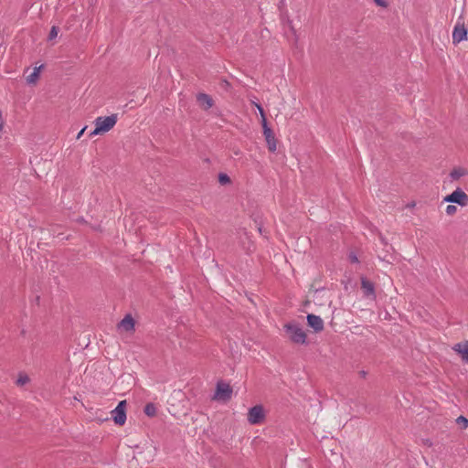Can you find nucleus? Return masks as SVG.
Listing matches in <instances>:
<instances>
[{"label": "nucleus", "mask_w": 468, "mask_h": 468, "mask_svg": "<svg viewBox=\"0 0 468 468\" xmlns=\"http://www.w3.org/2000/svg\"><path fill=\"white\" fill-rule=\"evenodd\" d=\"M118 121L117 114L110 116H100L94 120V130L90 133V137L101 135L111 131Z\"/></svg>", "instance_id": "1"}, {"label": "nucleus", "mask_w": 468, "mask_h": 468, "mask_svg": "<svg viewBox=\"0 0 468 468\" xmlns=\"http://www.w3.org/2000/svg\"><path fill=\"white\" fill-rule=\"evenodd\" d=\"M284 329L290 340L298 345H303L306 343L307 335L304 330L298 324L289 323L284 324Z\"/></svg>", "instance_id": "2"}, {"label": "nucleus", "mask_w": 468, "mask_h": 468, "mask_svg": "<svg viewBox=\"0 0 468 468\" xmlns=\"http://www.w3.org/2000/svg\"><path fill=\"white\" fill-rule=\"evenodd\" d=\"M266 418V411L262 405L250 408L247 414V420L251 425L261 424Z\"/></svg>", "instance_id": "3"}, {"label": "nucleus", "mask_w": 468, "mask_h": 468, "mask_svg": "<svg viewBox=\"0 0 468 468\" xmlns=\"http://www.w3.org/2000/svg\"><path fill=\"white\" fill-rule=\"evenodd\" d=\"M126 400H122L111 412L114 423L119 426H122L126 421Z\"/></svg>", "instance_id": "4"}, {"label": "nucleus", "mask_w": 468, "mask_h": 468, "mask_svg": "<svg viewBox=\"0 0 468 468\" xmlns=\"http://www.w3.org/2000/svg\"><path fill=\"white\" fill-rule=\"evenodd\" d=\"M232 388L231 387L224 382H219L217 385L216 393L214 396L215 399L227 401L231 398Z\"/></svg>", "instance_id": "5"}, {"label": "nucleus", "mask_w": 468, "mask_h": 468, "mask_svg": "<svg viewBox=\"0 0 468 468\" xmlns=\"http://www.w3.org/2000/svg\"><path fill=\"white\" fill-rule=\"evenodd\" d=\"M443 202L465 205L468 203V196L462 189H456L451 195L444 197Z\"/></svg>", "instance_id": "6"}, {"label": "nucleus", "mask_w": 468, "mask_h": 468, "mask_svg": "<svg viewBox=\"0 0 468 468\" xmlns=\"http://www.w3.org/2000/svg\"><path fill=\"white\" fill-rule=\"evenodd\" d=\"M466 38H467V29L464 26V23L458 20L453 28L452 42L454 44H457Z\"/></svg>", "instance_id": "7"}, {"label": "nucleus", "mask_w": 468, "mask_h": 468, "mask_svg": "<svg viewBox=\"0 0 468 468\" xmlns=\"http://www.w3.org/2000/svg\"><path fill=\"white\" fill-rule=\"evenodd\" d=\"M135 329V322L131 314H126L118 324V330L121 333L133 334Z\"/></svg>", "instance_id": "8"}, {"label": "nucleus", "mask_w": 468, "mask_h": 468, "mask_svg": "<svg viewBox=\"0 0 468 468\" xmlns=\"http://www.w3.org/2000/svg\"><path fill=\"white\" fill-rule=\"evenodd\" d=\"M452 350L461 356L463 363H468V340L455 344Z\"/></svg>", "instance_id": "9"}, {"label": "nucleus", "mask_w": 468, "mask_h": 468, "mask_svg": "<svg viewBox=\"0 0 468 468\" xmlns=\"http://www.w3.org/2000/svg\"><path fill=\"white\" fill-rule=\"evenodd\" d=\"M307 323L315 332H321L324 329V321L318 315L308 314Z\"/></svg>", "instance_id": "10"}, {"label": "nucleus", "mask_w": 468, "mask_h": 468, "mask_svg": "<svg viewBox=\"0 0 468 468\" xmlns=\"http://www.w3.org/2000/svg\"><path fill=\"white\" fill-rule=\"evenodd\" d=\"M263 135L265 137L269 151L274 153L277 150V140L273 132L271 129H265Z\"/></svg>", "instance_id": "11"}, {"label": "nucleus", "mask_w": 468, "mask_h": 468, "mask_svg": "<svg viewBox=\"0 0 468 468\" xmlns=\"http://www.w3.org/2000/svg\"><path fill=\"white\" fill-rule=\"evenodd\" d=\"M199 107L203 110H208L214 105L212 98L206 93H199L197 96Z\"/></svg>", "instance_id": "12"}, {"label": "nucleus", "mask_w": 468, "mask_h": 468, "mask_svg": "<svg viewBox=\"0 0 468 468\" xmlns=\"http://www.w3.org/2000/svg\"><path fill=\"white\" fill-rule=\"evenodd\" d=\"M361 288L365 295L375 297L374 284L370 281L367 280L366 278H362Z\"/></svg>", "instance_id": "13"}, {"label": "nucleus", "mask_w": 468, "mask_h": 468, "mask_svg": "<svg viewBox=\"0 0 468 468\" xmlns=\"http://www.w3.org/2000/svg\"><path fill=\"white\" fill-rule=\"evenodd\" d=\"M43 68V65L39 67H35L33 71L27 77V81L29 84H36L40 74V70Z\"/></svg>", "instance_id": "14"}, {"label": "nucleus", "mask_w": 468, "mask_h": 468, "mask_svg": "<svg viewBox=\"0 0 468 468\" xmlns=\"http://www.w3.org/2000/svg\"><path fill=\"white\" fill-rule=\"evenodd\" d=\"M467 175V170L463 167H455L452 170L450 176L453 180H458Z\"/></svg>", "instance_id": "15"}, {"label": "nucleus", "mask_w": 468, "mask_h": 468, "mask_svg": "<svg viewBox=\"0 0 468 468\" xmlns=\"http://www.w3.org/2000/svg\"><path fill=\"white\" fill-rule=\"evenodd\" d=\"M183 394H181L180 392H174V394L171 396L170 399L168 400V404L170 406V409H169V411L170 413H172L173 415H176V411L172 409L175 407V404L173 403L174 400H180L181 398H183Z\"/></svg>", "instance_id": "16"}, {"label": "nucleus", "mask_w": 468, "mask_h": 468, "mask_svg": "<svg viewBox=\"0 0 468 468\" xmlns=\"http://www.w3.org/2000/svg\"><path fill=\"white\" fill-rule=\"evenodd\" d=\"M144 411L148 417H154L156 415L157 410L154 403H147Z\"/></svg>", "instance_id": "17"}, {"label": "nucleus", "mask_w": 468, "mask_h": 468, "mask_svg": "<svg viewBox=\"0 0 468 468\" xmlns=\"http://www.w3.org/2000/svg\"><path fill=\"white\" fill-rule=\"evenodd\" d=\"M30 378L26 373H20L16 379L18 386H24L29 382Z\"/></svg>", "instance_id": "18"}, {"label": "nucleus", "mask_w": 468, "mask_h": 468, "mask_svg": "<svg viewBox=\"0 0 468 468\" xmlns=\"http://www.w3.org/2000/svg\"><path fill=\"white\" fill-rule=\"evenodd\" d=\"M218 182L220 185H228L230 184V177L224 173L218 175Z\"/></svg>", "instance_id": "19"}, {"label": "nucleus", "mask_w": 468, "mask_h": 468, "mask_svg": "<svg viewBox=\"0 0 468 468\" xmlns=\"http://www.w3.org/2000/svg\"><path fill=\"white\" fill-rule=\"evenodd\" d=\"M456 422L463 429H466L468 427V420L463 416H460L456 419Z\"/></svg>", "instance_id": "20"}, {"label": "nucleus", "mask_w": 468, "mask_h": 468, "mask_svg": "<svg viewBox=\"0 0 468 468\" xmlns=\"http://www.w3.org/2000/svg\"><path fill=\"white\" fill-rule=\"evenodd\" d=\"M58 34V28L56 27H52V28L49 32L48 38L53 39V38L57 37Z\"/></svg>", "instance_id": "21"}, {"label": "nucleus", "mask_w": 468, "mask_h": 468, "mask_svg": "<svg viewBox=\"0 0 468 468\" xmlns=\"http://www.w3.org/2000/svg\"><path fill=\"white\" fill-rule=\"evenodd\" d=\"M457 207H447L446 208V214L448 216H452L456 213Z\"/></svg>", "instance_id": "22"}, {"label": "nucleus", "mask_w": 468, "mask_h": 468, "mask_svg": "<svg viewBox=\"0 0 468 468\" xmlns=\"http://www.w3.org/2000/svg\"><path fill=\"white\" fill-rule=\"evenodd\" d=\"M261 125H262V128H263V132L265 131V129H270L268 127V124H267V120H266V116H261Z\"/></svg>", "instance_id": "23"}, {"label": "nucleus", "mask_w": 468, "mask_h": 468, "mask_svg": "<svg viewBox=\"0 0 468 468\" xmlns=\"http://www.w3.org/2000/svg\"><path fill=\"white\" fill-rule=\"evenodd\" d=\"M261 125H262V128H263V132L265 131V129H270L268 127V124H267V120H266V116H261Z\"/></svg>", "instance_id": "24"}, {"label": "nucleus", "mask_w": 468, "mask_h": 468, "mask_svg": "<svg viewBox=\"0 0 468 468\" xmlns=\"http://www.w3.org/2000/svg\"><path fill=\"white\" fill-rule=\"evenodd\" d=\"M254 104H255V106L257 107V109H258V111H259V112H260L261 116H264V115H265V113H264V111H263L262 107H261L260 104H258V103H254Z\"/></svg>", "instance_id": "25"}, {"label": "nucleus", "mask_w": 468, "mask_h": 468, "mask_svg": "<svg viewBox=\"0 0 468 468\" xmlns=\"http://www.w3.org/2000/svg\"><path fill=\"white\" fill-rule=\"evenodd\" d=\"M86 128H87V127L85 126L84 128H82V129L79 132V133L77 134V139H78V140H79V139H80V137L83 135V133H84V132H85Z\"/></svg>", "instance_id": "26"}, {"label": "nucleus", "mask_w": 468, "mask_h": 468, "mask_svg": "<svg viewBox=\"0 0 468 468\" xmlns=\"http://www.w3.org/2000/svg\"><path fill=\"white\" fill-rule=\"evenodd\" d=\"M375 1H376V3H377V4H378V5H383L382 0H375Z\"/></svg>", "instance_id": "27"}]
</instances>
